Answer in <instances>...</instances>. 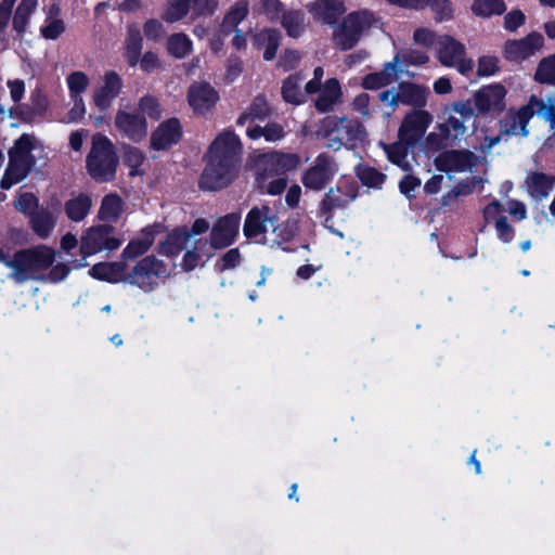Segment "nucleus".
<instances>
[{"instance_id": "f257e3e1", "label": "nucleus", "mask_w": 555, "mask_h": 555, "mask_svg": "<svg viewBox=\"0 0 555 555\" xmlns=\"http://www.w3.org/2000/svg\"><path fill=\"white\" fill-rule=\"evenodd\" d=\"M241 151L240 139L233 131L221 132L210 145L208 163L199 181L201 188L217 191L230 184L240 168Z\"/></svg>"}, {"instance_id": "f03ea898", "label": "nucleus", "mask_w": 555, "mask_h": 555, "mask_svg": "<svg viewBox=\"0 0 555 555\" xmlns=\"http://www.w3.org/2000/svg\"><path fill=\"white\" fill-rule=\"evenodd\" d=\"M55 260V250L47 245H37L14 253L7 262L8 279L16 284L43 281V272Z\"/></svg>"}, {"instance_id": "7ed1b4c3", "label": "nucleus", "mask_w": 555, "mask_h": 555, "mask_svg": "<svg viewBox=\"0 0 555 555\" xmlns=\"http://www.w3.org/2000/svg\"><path fill=\"white\" fill-rule=\"evenodd\" d=\"M321 131L326 138V146L338 151L343 146L353 149L367 138L363 124L356 118L330 116L322 121Z\"/></svg>"}, {"instance_id": "20e7f679", "label": "nucleus", "mask_w": 555, "mask_h": 555, "mask_svg": "<svg viewBox=\"0 0 555 555\" xmlns=\"http://www.w3.org/2000/svg\"><path fill=\"white\" fill-rule=\"evenodd\" d=\"M376 23L374 14L367 10L351 12L334 26L332 40L336 48L350 50Z\"/></svg>"}, {"instance_id": "39448f33", "label": "nucleus", "mask_w": 555, "mask_h": 555, "mask_svg": "<svg viewBox=\"0 0 555 555\" xmlns=\"http://www.w3.org/2000/svg\"><path fill=\"white\" fill-rule=\"evenodd\" d=\"M118 158L111 140L103 134H94L87 157L89 175L96 181L107 182L115 178Z\"/></svg>"}, {"instance_id": "423d86ee", "label": "nucleus", "mask_w": 555, "mask_h": 555, "mask_svg": "<svg viewBox=\"0 0 555 555\" xmlns=\"http://www.w3.org/2000/svg\"><path fill=\"white\" fill-rule=\"evenodd\" d=\"M170 274L168 266L155 256H145L127 272L126 283L145 293L153 292Z\"/></svg>"}, {"instance_id": "0eeeda50", "label": "nucleus", "mask_w": 555, "mask_h": 555, "mask_svg": "<svg viewBox=\"0 0 555 555\" xmlns=\"http://www.w3.org/2000/svg\"><path fill=\"white\" fill-rule=\"evenodd\" d=\"M436 57L441 65L454 67L463 75H468L474 68L473 60L466 57L465 46L449 35L438 36Z\"/></svg>"}, {"instance_id": "6e6552de", "label": "nucleus", "mask_w": 555, "mask_h": 555, "mask_svg": "<svg viewBox=\"0 0 555 555\" xmlns=\"http://www.w3.org/2000/svg\"><path fill=\"white\" fill-rule=\"evenodd\" d=\"M120 245L121 241L114 235V228L98 224L83 232L80 237L79 251L83 258H87L104 250H115Z\"/></svg>"}, {"instance_id": "1a4fd4ad", "label": "nucleus", "mask_w": 555, "mask_h": 555, "mask_svg": "<svg viewBox=\"0 0 555 555\" xmlns=\"http://www.w3.org/2000/svg\"><path fill=\"white\" fill-rule=\"evenodd\" d=\"M300 163L296 154H284L272 152L258 155L255 159L256 177H276L283 176L287 171L294 170Z\"/></svg>"}, {"instance_id": "9d476101", "label": "nucleus", "mask_w": 555, "mask_h": 555, "mask_svg": "<svg viewBox=\"0 0 555 555\" xmlns=\"http://www.w3.org/2000/svg\"><path fill=\"white\" fill-rule=\"evenodd\" d=\"M433 115L425 109H411L402 118L398 129V139L408 144H416L427 132Z\"/></svg>"}, {"instance_id": "9b49d317", "label": "nucleus", "mask_w": 555, "mask_h": 555, "mask_svg": "<svg viewBox=\"0 0 555 555\" xmlns=\"http://www.w3.org/2000/svg\"><path fill=\"white\" fill-rule=\"evenodd\" d=\"M337 169L335 160L330 155L321 154L304 172L301 182L307 189L321 191L333 179Z\"/></svg>"}, {"instance_id": "f8f14e48", "label": "nucleus", "mask_w": 555, "mask_h": 555, "mask_svg": "<svg viewBox=\"0 0 555 555\" xmlns=\"http://www.w3.org/2000/svg\"><path fill=\"white\" fill-rule=\"evenodd\" d=\"M122 87V79L116 72H106L92 91V102L94 106L100 112H107L113 102L120 94Z\"/></svg>"}, {"instance_id": "ddd939ff", "label": "nucleus", "mask_w": 555, "mask_h": 555, "mask_svg": "<svg viewBox=\"0 0 555 555\" xmlns=\"http://www.w3.org/2000/svg\"><path fill=\"white\" fill-rule=\"evenodd\" d=\"M506 89L500 83L485 86L474 94V105L478 114L502 112L505 108Z\"/></svg>"}, {"instance_id": "4468645a", "label": "nucleus", "mask_w": 555, "mask_h": 555, "mask_svg": "<svg viewBox=\"0 0 555 555\" xmlns=\"http://www.w3.org/2000/svg\"><path fill=\"white\" fill-rule=\"evenodd\" d=\"M543 43V36L533 31L522 39L508 40L504 44L503 53L506 60L519 63L540 51Z\"/></svg>"}, {"instance_id": "2eb2a0df", "label": "nucleus", "mask_w": 555, "mask_h": 555, "mask_svg": "<svg viewBox=\"0 0 555 555\" xmlns=\"http://www.w3.org/2000/svg\"><path fill=\"white\" fill-rule=\"evenodd\" d=\"M60 202L55 201L31 214L29 225L39 238L47 240L52 235L60 216Z\"/></svg>"}, {"instance_id": "dca6fc26", "label": "nucleus", "mask_w": 555, "mask_h": 555, "mask_svg": "<svg viewBox=\"0 0 555 555\" xmlns=\"http://www.w3.org/2000/svg\"><path fill=\"white\" fill-rule=\"evenodd\" d=\"M358 195V185L354 181L339 180L335 188L328 190L321 203L325 212L345 208L352 203Z\"/></svg>"}, {"instance_id": "f3484780", "label": "nucleus", "mask_w": 555, "mask_h": 555, "mask_svg": "<svg viewBox=\"0 0 555 555\" xmlns=\"http://www.w3.org/2000/svg\"><path fill=\"white\" fill-rule=\"evenodd\" d=\"M274 221L275 215L269 206L254 207L246 216L243 228L244 234L248 238L263 237L269 228L274 225Z\"/></svg>"}, {"instance_id": "a211bd4d", "label": "nucleus", "mask_w": 555, "mask_h": 555, "mask_svg": "<svg viewBox=\"0 0 555 555\" xmlns=\"http://www.w3.org/2000/svg\"><path fill=\"white\" fill-rule=\"evenodd\" d=\"M241 222L238 214H230L219 219L210 233V245L214 248H224L231 245L237 233Z\"/></svg>"}, {"instance_id": "6ab92c4d", "label": "nucleus", "mask_w": 555, "mask_h": 555, "mask_svg": "<svg viewBox=\"0 0 555 555\" xmlns=\"http://www.w3.org/2000/svg\"><path fill=\"white\" fill-rule=\"evenodd\" d=\"M115 126L118 131L132 141L142 140L147 133L145 118L127 109H119L115 116Z\"/></svg>"}, {"instance_id": "aec40b11", "label": "nucleus", "mask_w": 555, "mask_h": 555, "mask_svg": "<svg viewBox=\"0 0 555 555\" xmlns=\"http://www.w3.org/2000/svg\"><path fill=\"white\" fill-rule=\"evenodd\" d=\"M306 8L314 21L327 25H335L337 18L346 11L343 0H314Z\"/></svg>"}, {"instance_id": "412c9836", "label": "nucleus", "mask_w": 555, "mask_h": 555, "mask_svg": "<svg viewBox=\"0 0 555 555\" xmlns=\"http://www.w3.org/2000/svg\"><path fill=\"white\" fill-rule=\"evenodd\" d=\"M533 116V111L529 103L519 107L517 111H511L500 121L502 134L527 137L529 131L527 125Z\"/></svg>"}, {"instance_id": "4be33fe9", "label": "nucleus", "mask_w": 555, "mask_h": 555, "mask_svg": "<svg viewBox=\"0 0 555 555\" xmlns=\"http://www.w3.org/2000/svg\"><path fill=\"white\" fill-rule=\"evenodd\" d=\"M218 99L217 91L208 83L192 85L188 94L189 104L196 114H204L211 109Z\"/></svg>"}, {"instance_id": "5701e85b", "label": "nucleus", "mask_w": 555, "mask_h": 555, "mask_svg": "<svg viewBox=\"0 0 555 555\" xmlns=\"http://www.w3.org/2000/svg\"><path fill=\"white\" fill-rule=\"evenodd\" d=\"M479 159L469 151H448L437 158V166L444 171H466Z\"/></svg>"}, {"instance_id": "b1692460", "label": "nucleus", "mask_w": 555, "mask_h": 555, "mask_svg": "<svg viewBox=\"0 0 555 555\" xmlns=\"http://www.w3.org/2000/svg\"><path fill=\"white\" fill-rule=\"evenodd\" d=\"M400 56L395 55L391 62L384 65L382 72L371 73L362 78L361 86L365 90H377L392 83L398 78Z\"/></svg>"}, {"instance_id": "393cba45", "label": "nucleus", "mask_w": 555, "mask_h": 555, "mask_svg": "<svg viewBox=\"0 0 555 555\" xmlns=\"http://www.w3.org/2000/svg\"><path fill=\"white\" fill-rule=\"evenodd\" d=\"M160 228L159 224L144 228L140 236L131 240L122 249L121 258L130 260L144 255L154 244L155 235L159 232Z\"/></svg>"}, {"instance_id": "a878e982", "label": "nucleus", "mask_w": 555, "mask_h": 555, "mask_svg": "<svg viewBox=\"0 0 555 555\" xmlns=\"http://www.w3.org/2000/svg\"><path fill=\"white\" fill-rule=\"evenodd\" d=\"M181 138V126L178 119L171 118L162 122L153 132L151 145L155 150H165L177 143Z\"/></svg>"}, {"instance_id": "bb28decb", "label": "nucleus", "mask_w": 555, "mask_h": 555, "mask_svg": "<svg viewBox=\"0 0 555 555\" xmlns=\"http://www.w3.org/2000/svg\"><path fill=\"white\" fill-rule=\"evenodd\" d=\"M341 87L336 78L327 79L320 89L314 106L320 113L332 112L341 102Z\"/></svg>"}, {"instance_id": "cd10ccee", "label": "nucleus", "mask_w": 555, "mask_h": 555, "mask_svg": "<svg viewBox=\"0 0 555 555\" xmlns=\"http://www.w3.org/2000/svg\"><path fill=\"white\" fill-rule=\"evenodd\" d=\"M401 104L423 109L428 101L429 89L413 82H401L398 86Z\"/></svg>"}, {"instance_id": "c85d7f7f", "label": "nucleus", "mask_w": 555, "mask_h": 555, "mask_svg": "<svg viewBox=\"0 0 555 555\" xmlns=\"http://www.w3.org/2000/svg\"><path fill=\"white\" fill-rule=\"evenodd\" d=\"M90 275L94 279L109 283H126V264L120 261L100 262L91 268Z\"/></svg>"}, {"instance_id": "c756f323", "label": "nucleus", "mask_w": 555, "mask_h": 555, "mask_svg": "<svg viewBox=\"0 0 555 555\" xmlns=\"http://www.w3.org/2000/svg\"><path fill=\"white\" fill-rule=\"evenodd\" d=\"M34 165L35 160H23L22 158L10 157L9 166L0 182L1 188L10 189L12 185L25 179Z\"/></svg>"}, {"instance_id": "7c9ffc66", "label": "nucleus", "mask_w": 555, "mask_h": 555, "mask_svg": "<svg viewBox=\"0 0 555 555\" xmlns=\"http://www.w3.org/2000/svg\"><path fill=\"white\" fill-rule=\"evenodd\" d=\"M249 12V3L247 0H238L234 2L221 23V33L223 36H229L233 28H237L240 23L243 22Z\"/></svg>"}, {"instance_id": "2f4dec72", "label": "nucleus", "mask_w": 555, "mask_h": 555, "mask_svg": "<svg viewBox=\"0 0 555 555\" xmlns=\"http://www.w3.org/2000/svg\"><path fill=\"white\" fill-rule=\"evenodd\" d=\"M555 179L543 172H531L526 179L529 194L537 199L545 198L553 190Z\"/></svg>"}, {"instance_id": "473e14b6", "label": "nucleus", "mask_w": 555, "mask_h": 555, "mask_svg": "<svg viewBox=\"0 0 555 555\" xmlns=\"http://www.w3.org/2000/svg\"><path fill=\"white\" fill-rule=\"evenodd\" d=\"M124 209L125 204L119 195L107 194L101 202L98 217L105 222H115L120 218Z\"/></svg>"}, {"instance_id": "72a5a7b5", "label": "nucleus", "mask_w": 555, "mask_h": 555, "mask_svg": "<svg viewBox=\"0 0 555 555\" xmlns=\"http://www.w3.org/2000/svg\"><path fill=\"white\" fill-rule=\"evenodd\" d=\"M281 34L271 28L262 29L254 37V42L259 49H264L263 57L271 61L280 46Z\"/></svg>"}, {"instance_id": "f704fd0d", "label": "nucleus", "mask_w": 555, "mask_h": 555, "mask_svg": "<svg viewBox=\"0 0 555 555\" xmlns=\"http://www.w3.org/2000/svg\"><path fill=\"white\" fill-rule=\"evenodd\" d=\"M379 145L383 147L388 159L392 164L399 166L404 171H409L411 169L410 163L408 160V149L414 146V144H408L406 142L398 139L397 142L390 144L380 142Z\"/></svg>"}, {"instance_id": "c9c22d12", "label": "nucleus", "mask_w": 555, "mask_h": 555, "mask_svg": "<svg viewBox=\"0 0 555 555\" xmlns=\"http://www.w3.org/2000/svg\"><path fill=\"white\" fill-rule=\"evenodd\" d=\"M91 206V197L81 193L65 203V214L72 221L80 222L88 216Z\"/></svg>"}, {"instance_id": "e433bc0d", "label": "nucleus", "mask_w": 555, "mask_h": 555, "mask_svg": "<svg viewBox=\"0 0 555 555\" xmlns=\"http://www.w3.org/2000/svg\"><path fill=\"white\" fill-rule=\"evenodd\" d=\"M271 114L270 106L263 95H257L247 111L237 118V125L244 126L247 121L263 120Z\"/></svg>"}, {"instance_id": "4c0bfd02", "label": "nucleus", "mask_w": 555, "mask_h": 555, "mask_svg": "<svg viewBox=\"0 0 555 555\" xmlns=\"http://www.w3.org/2000/svg\"><path fill=\"white\" fill-rule=\"evenodd\" d=\"M246 134L251 140L264 138L268 142H276L285 137L284 127L276 122L267 124L264 127L253 126L248 127Z\"/></svg>"}, {"instance_id": "58836bf2", "label": "nucleus", "mask_w": 555, "mask_h": 555, "mask_svg": "<svg viewBox=\"0 0 555 555\" xmlns=\"http://www.w3.org/2000/svg\"><path fill=\"white\" fill-rule=\"evenodd\" d=\"M38 0H22L13 16V29L23 35L29 23L31 14L36 11Z\"/></svg>"}, {"instance_id": "ea45409f", "label": "nucleus", "mask_w": 555, "mask_h": 555, "mask_svg": "<svg viewBox=\"0 0 555 555\" xmlns=\"http://www.w3.org/2000/svg\"><path fill=\"white\" fill-rule=\"evenodd\" d=\"M281 20L289 37L298 38L306 29L305 14L299 10L283 12Z\"/></svg>"}, {"instance_id": "a19ab883", "label": "nucleus", "mask_w": 555, "mask_h": 555, "mask_svg": "<svg viewBox=\"0 0 555 555\" xmlns=\"http://www.w3.org/2000/svg\"><path fill=\"white\" fill-rule=\"evenodd\" d=\"M191 234L185 229H177L160 244V251L167 256L179 254L186 245Z\"/></svg>"}, {"instance_id": "79ce46f5", "label": "nucleus", "mask_w": 555, "mask_h": 555, "mask_svg": "<svg viewBox=\"0 0 555 555\" xmlns=\"http://www.w3.org/2000/svg\"><path fill=\"white\" fill-rule=\"evenodd\" d=\"M142 51V37L137 26L128 28V36L126 39V59L130 66H135L140 61Z\"/></svg>"}, {"instance_id": "37998d69", "label": "nucleus", "mask_w": 555, "mask_h": 555, "mask_svg": "<svg viewBox=\"0 0 555 555\" xmlns=\"http://www.w3.org/2000/svg\"><path fill=\"white\" fill-rule=\"evenodd\" d=\"M529 106L539 116L550 122L551 129L555 132V96H548L545 101L532 95L529 99Z\"/></svg>"}, {"instance_id": "c03bdc74", "label": "nucleus", "mask_w": 555, "mask_h": 555, "mask_svg": "<svg viewBox=\"0 0 555 555\" xmlns=\"http://www.w3.org/2000/svg\"><path fill=\"white\" fill-rule=\"evenodd\" d=\"M193 43L191 39L183 33L173 34L168 38L167 51L176 59H184L191 54Z\"/></svg>"}, {"instance_id": "a18cd8bd", "label": "nucleus", "mask_w": 555, "mask_h": 555, "mask_svg": "<svg viewBox=\"0 0 555 555\" xmlns=\"http://www.w3.org/2000/svg\"><path fill=\"white\" fill-rule=\"evenodd\" d=\"M301 77L292 75L286 78L282 86V96L284 101L291 104L299 105L305 101V93L300 90Z\"/></svg>"}, {"instance_id": "49530a36", "label": "nucleus", "mask_w": 555, "mask_h": 555, "mask_svg": "<svg viewBox=\"0 0 555 555\" xmlns=\"http://www.w3.org/2000/svg\"><path fill=\"white\" fill-rule=\"evenodd\" d=\"M447 119L439 124L438 128L440 132L447 138L460 139L463 138L467 132L465 121L453 114L451 111L448 113Z\"/></svg>"}, {"instance_id": "de8ad7c7", "label": "nucleus", "mask_w": 555, "mask_h": 555, "mask_svg": "<svg viewBox=\"0 0 555 555\" xmlns=\"http://www.w3.org/2000/svg\"><path fill=\"white\" fill-rule=\"evenodd\" d=\"M66 86L69 98H83L90 86V78L85 72L75 70L67 75Z\"/></svg>"}, {"instance_id": "09e8293b", "label": "nucleus", "mask_w": 555, "mask_h": 555, "mask_svg": "<svg viewBox=\"0 0 555 555\" xmlns=\"http://www.w3.org/2000/svg\"><path fill=\"white\" fill-rule=\"evenodd\" d=\"M37 140L35 137L24 133L17 139L9 151V157L22 158L23 160H35L31 151L35 149Z\"/></svg>"}, {"instance_id": "8fccbe9b", "label": "nucleus", "mask_w": 555, "mask_h": 555, "mask_svg": "<svg viewBox=\"0 0 555 555\" xmlns=\"http://www.w3.org/2000/svg\"><path fill=\"white\" fill-rule=\"evenodd\" d=\"M350 107L352 112L358 114L364 121L372 119L376 112V104L365 92L356 95L350 103Z\"/></svg>"}, {"instance_id": "3c124183", "label": "nucleus", "mask_w": 555, "mask_h": 555, "mask_svg": "<svg viewBox=\"0 0 555 555\" xmlns=\"http://www.w3.org/2000/svg\"><path fill=\"white\" fill-rule=\"evenodd\" d=\"M506 7L503 0H475L472 11L475 15L489 17L493 14H502Z\"/></svg>"}, {"instance_id": "603ef678", "label": "nucleus", "mask_w": 555, "mask_h": 555, "mask_svg": "<svg viewBox=\"0 0 555 555\" xmlns=\"http://www.w3.org/2000/svg\"><path fill=\"white\" fill-rule=\"evenodd\" d=\"M190 10L192 11L191 0H169L164 18L168 23H175L186 16Z\"/></svg>"}, {"instance_id": "864d4df0", "label": "nucleus", "mask_w": 555, "mask_h": 555, "mask_svg": "<svg viewBox=\"0 0 555 555\" xmlns=\"http://www.w3.org/2000/svg\"><path fill=\"white\" fill-rule=\"evenodd\" d=\"M534 79L540 83L555 85V54L539 63Z\"/></svg>"}, {"instance_id": "5fc2aeb1", "label": "nucleus", "mask_w": 555, "mask_h": 555, "mask_svg": "<svg viewBox=\"0 0 555 555\" xmlns=\"http://www.w3.org/2000/svg\"><path fill=\"white\" fill-rule=\"evenodd\" d=\"M256 182H257L258 188L262 192L270 194V195L281 194L287 185V180L282 176H276V178L275 177H262V179H260V177H256Z\"/></svg>"}, {"instance_id": "6e6d98bb", "label": "nucleus", "mask_w": 555, "mask_h": 555, "mask_svg": "<svg viewBox=\"0 0 555 555\" xmlns=\"http://www.w3.org/2000/svg\"><path fill=\"white\" fill-rule=\"evenodd\" d=\"M65 31V23L60 17L47 16L40 33L44 39L55 40Z\"/></svg>"}, {"instance_id": "4d7b16f0", "label": "nucleus", "mask_w": 555, "mask_h": 555, "mask_svg": "<svg viewBox=\"0 0 555 555\" xmlns=\"http://www.w3.org/2000/svg\"><path fill=\"white\" fill-rule=\"evenodd\" d=\"M358 177L364 185L370 188H380L386 179L384 173L369 166L359 167Z\"/></svg>"}, {"instance_id": "13d9d810", "label": "nucleus", "mask_w": 555, "mask_h": 555, "mask_svg": "<svg viewBox=\"0 0 555 555\" xmlns=\"http://www.w3.org/2000/svg\"><path fill=\"white\" fill-rule=\"evenodd\" d=\"M14 207L29 218L39 209V199L33 193H22L14 202Z\"/></svg>"}, {"instance_id": "bf43d9fd", "label": "nucleus", "mask_w": 555, "mask_h": 555, "mask_svg": "<svg viewBox=\"0 0 555 555\" xmlns=\"http://www.w3.org/2000/svg\"><path fill=\"white\" fill-rule=\"evenodd\" d=\"M195 16H211L219 10V0H191Z\"/></svg>"}, {"instance_id": "052dcab7", "label": "nucleus", "mask_w": 555, "mask_h": 555, "mask_svg": "<svg viewBox=\"0 0 555 555\" xmlns=\"http://www.w3.org/2000/svg\"><path fill=\"white\" fill-rule=\"evenodd\" d=\"M124 159L125 163L130 167L131 176L140 175L139 168L144 162V155L140 150L137 147L128 146L125 150Z\"/></svg>"}, {"instance_id": "680f3d73", "label": "nucleus", "mask_w": 555, "mask_h": 555, "mask_svg": "<svg viewBox=\"0 0 555 555\" xmlns=\"http://www.w3.org/2000/svg\"><path fill=\"white\" fill-rule=\"evenodd\" d=\"M475 105L470 101H457L454 102L450 107L444 108V113L451 111L457 117L464 121L472 119L475 116Z\"/></svg>"}, {"instance_id": "e2e57ef3", "label": "nucleus", "mask_w": 555, "mask_h": 555, "mask_svg": "<svg viewBox=\"0 0 555 555\" xmlns=\"http://www.w3.org/2000/svg\"><path fill=\"white\" fill-rule=\"evenodd\" d=\"M499 59L493 55H483L478 60V75L489 77L499 72Z\"/></svg>"}, {"instance_id": "0e129e2a", "label": "nucleus", "mask_w": 555, "mask_h": 555, "mask_svg": "<svg viewBox=\"0 0 555 555\" xmlns=\"http://www.w3.org/2000/svg\"><path fill=\"white\" fill-rule=\"evenodd\" d=\"M283 4L280 0H261L260 12L270 21L275 22L282 17Z\"/></svg>"}, {"instance_id": "69168bd1", "label": "nucleus", "mask_w": 555, "mask_h": 555, "mask_svg": "<svg viewBox=\"0 0 555 555\" xmlns=\"http://www.w3.org/2000/svg\"><path fill=\"white\" fill-rule=\"evenodd\" d=\"M241 261V254L237 248L228 250L222 258L216 263L219 271H225L235 268Z\"/></svg>"}, {"instance_id": "338daca9", "label": "nucleus", "mask_w": 555, "mask_h": 555, "mask_svg": "<svg viewBox=\"0 0 555 555\" xmlns=\"http://www.w3.org/2000/svg\"><path fill=\"white\" fill-rule=\"evenodd\" d=\"M429 2L438 21H448L452 17L453 11L450 0H429Z\"/></svg>"}, {"instance_id": "774afa93", "label": "nucleus", "mask_w": 555, "mask_h": 555, "mask_svg": "<svg viewBox=\"0 0 555 555\" xmlns=\"http://www.w3.org/2000/svg\"><path fill=\"white\" fill-rule=\"evenodd\" d=\"M397 55L400 56L399 66L402 63L410 65H423L429 61V56L426 53L416 50L405 51L398 53Z\"/></svg>"}]
</instances>
